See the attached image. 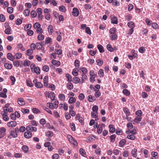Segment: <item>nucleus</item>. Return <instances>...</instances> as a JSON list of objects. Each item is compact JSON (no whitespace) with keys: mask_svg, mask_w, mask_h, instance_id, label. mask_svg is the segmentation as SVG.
I'll list each match as a JSON object with an SVG mask.
<instances>
[{"mask_svg":"<svg viewBox=\"0 0 159 159\" xmlns=\"http://www.w3.org/2000/svg\"><path fill=\"white\" fill-rule=\"evenodd\" d=\"M69 142L75 146L77 145L78 143L76 140L74 139L71 135L67 136Z\"/></svg>","mask_w":159,"mask_h":159,"instance_id":"nucleus-1","label":"nucleus"},{"mask_svg":"<svg viewBox=\"0 0 159 159\" xmlns=\"http://www.w3.org/2000/svg\"><path fill=\"white\" fill-rule=\"evenodd\" d=\"M33 82L35 84V86L36 88H41L43 87L42 84L41 82H37V79L34 80Z\"/></svg>","mask_w":159,"mask_h":159,"instance_id":"nucleus-2","label":"nucleus"},{"mask_svg":"<svg viewBox=\"0 0 159 159\" xmlns=\"http://www.w3.org/2000/svg\"><path fill=\"white\" fill-rule=\"evenodd\" d=\"M22 64V62L20 60L15 61L13 62V65L16 67H18L19 66L21 67Z\"/></svg>","mask_w":159,"mask_h":159,"instance_id":"nucleus-3","label":"nucleus"},{"mask_svg":"<svg viewBox=\"0 0 159 159\" xmlns=\"http://www.w3.org/2000/svg\"><path fill=\"white\" fill-rule=\"evenodd\" d=\"M17 125V122L16 121H11L7 123V125L8 127H13L16 126Z\"/></svg>","mask_w":159,"mask_h":159,"instance_id":"nucleus-4","label":"nucleus"},{"mask_svg":"<svg viewBox=\"0 0 159 159\" xmlns=\"http://www.w3.org/2000/svg\"><path fill=\"white\" fill-rule=\"evenodd\" d=\"M72 14V15L74 16H78L79 15V11L78 9L75 7L73 8V9Z\"/></svg>","mask_w":159,"mask_h":159,"instance_id":"nucleus-5","label":"nucleus"},{"mask_svg":"<svg viewBox=\"0 0 159 159\" xmlns=\"http://www.w3.org/2000/svg\"><path fill=\"white\" fill-rule=\"evenodd\" d=\"M48 76H46L43 79V84L45 86L48 87Z\"/></svg>","mask_w":159,"mask_h":159,"instance_id":"nucleus-6","label":"nucleus"},{"mask_svg":"<svg viewBox=\"0 0 159 159\" xmlns=\"http://www.w3.org/2000/svg\"><path fill=\"white\" fill-rule=\"evenodd\" d=\"M111 22L114 24H117L118 23L117 19L114 16H112L111 18Z\"/></svg>","mask_w":159,"mask_h":159,"instance_id":"nucleus-7","label":"nucleus"},{"mask_svg":"<svg viewBox=\"0 0 159 159\" xmlns=\"http://www.w3.org/2000/svg\"><path fill=\"white\" fill-rule=\"evenodd\" d=\"M32 136V133L29 131L25 132L24 134V137L27 139H29L31 138Z\"/></svg>","mask_w":159,"mask_h":159,"instance_id":"nucleus-8","label":"nucleus"},{"mask_svg":"<svg viewBox=\"0 0 159 159\" xmlns=\"http://www.w3.org/2000/svg\"><path fill=\"white\" fill-rule=\"evenodd\" d=\"M10 134L11 136L13 138H16L17 137V134L16 133L14 130V129H11L10 132Z\"/></svg>","mask_w":159,"mask_h":159,"instance_id":"nucleus-9","label":"nucleus"},{"mask_svg":"<svg viewBox=\"0 0 159 159\" xmlns=\"http://www.w3.org/2000/svg\"><path fill=\"white\" fill-rule=\"evenodd\" d=\"M123 111L127 116H129L130 115V113L128 108L127 107H124L123 108Z\"/></svg>","mask_w":159,"mask_h":159,"instance_id":"nucleus-10","label":"nucleus"},{"mask_svg":"<svg viewBox=\"0 0 159 159\" xmlns=\"http://www.w3.org/2000/svg\"><path fill=\"white\" fill-rule=\"evenodd\" d=\"M109 128V131L110 133H114L116 130L115 128L113 127L112 125H110L108 126Z\"/></svg>","mask_w":159,"mask_h":159,"instance_id":"nucleus-11","label":"nucleus"},{"mask_svg":"<svg viewBox=\"0 0 159 159\" xmlns=\"http://www.w3.org/2000/svg\"><path fill=\"white\" fill-rule=\"evenodd\" d=\"M97 48L99 50L100 52L103 53L104 52L103 47L101 45L98 44L97 45Z\"/></svg>","mask_w":159,"mask_h":159,"instance_id":"nucleus-12","label":"nucleus"},{"mask_svg":"<svg viewBox=\"0 0 159 159\" xmlns=\"http://www.w3.org/2000/svg\"><path fill=\"white\" fill-rule=\"evenodd\" d=\"M7 57L8 59L11 61H13L15 59V57L12 56V54L10 53L7 54Z\"/></svg>","mask_w":159,"mask_h":159,"instance_id":"nucleus-13","label":"nucleus"},{"mask_svg":"<svg viewBox=\"0 0 159 159\" xmlns=\"http://www.w3.org/2000/svg\"><path fill=\"white\" fill-rule=\"evenodd\" d=\"M4 66L7 69L10 70L12 68V64L7 63H5L4 64Z\"/></svg>","mask_w":159,"mask_h":159,"instance_id":"nucleus-14","label":"nucleus"},{"mask_svg":"<svg viewBox=\"0 0 159 159\" xmlns=\"http://www.w3.org/2000/svg\"><path fill=\"white\" fill-rule=\"evenodd\" d=\"M48 29L49 33L50 34H52L53 31V26L52 25H50L48 26Z\"/></svg>","mask_w":159,"mask_h":159,"instance_id":"nucleus-15","label":"nucleus"},{"mask_svg":"<svg viewBox=\"0 0 159 159\" xmlns=\"http://www.w3.org/2000/svg\"><path fill=\"white\" fill-rule=\"evenodd\" d=\"M52 64L54 65H57L59 66L60 65V62L58 61L53 60L52 61Z\"/></svg>","mask_w":159,"mask_h":159,"instance_id":"nucleus-16","label":"nucleus"},{"mask_svg":"<svg viewBox=\"0 0 159 159\" xmlns=\"http://www.w3.org/2000/svg\"><path fill=\"white\" fill-rule=\"evenodd\" d=\"M40 70L39 67H35L33 70V72L37 74H39L40 73Z\"/></svg>","mask_w":159,"mask_h":159,"instance_id":"nucleus-17","label":"nucleus"},{"mask_svg":"<svg viewBox=\"0 0 159 159\" xmlns=\"http://www.w3.org/2000/svg\"><path fill=\"white\" fill-rule=\"evenodd\" d=\"M73 85L70 82H69L67 84V88L68 89L71 90L73 88Z\"/></svg>","mask_w":159,"mask_h":159,"instance_id":"nucleus-18","label":"nucleus"},{"mask_svg":"<svg viewBox=\"0 0 159 159\" xmlns=\"http://www.w3.org/2000/svg\"><path fill=\"white\" fill-rule=\"evenodd\" d=\"M128 27L130 28H134L135 25L134 23L132 21H129L127 23Z\"/></svg>","mask_w":159,"mask_h":159,"instance_id":"nucleus-19","label":"nucleus"},{"mask_svg":"<svg viewBox=\"0 0 159 159\" xmlns=\"http://www.w3.org/2000/svg\"><path fill=\"white\" fill-rule=\"evenodd\" d=\"M102 130V125H98V128L97 129V132L98 134H101Z\"/></svg>","mask_w":159,"mask_h":159,"instance_id":"nucleus-20","label":"nucleus"},{"mask_svg":"<svg viewBox=\"0 0 159 159\" xmlns=\"http://www.w3.org/2000/svg\"><path fill=\"white\" fill-rule=\"evenodd\" d=\"M80 81V79L77 77H74L73 78V82L77 84L79 83Z\"/></svg>","mask_w":159,"mask_h":159,"instance_id":"nucleus-21","label":"nucleus"},{"mask_svg":"<svg viewBox=\"0 0 159 159\" xmlns=\"http://www.w3.org/2000/svg\"><path fill=\"white\" fill-rule=\"evenodd\" d=\"M80 70H81L82 71V74H86L88 71V70L86 68L84 67H80Z\"/></svg>","mask_w":159,"mask_h":159,"instance_id":"nucleus-22","label":"nucleus"},{"mask_svg":"<svg viewBox=\"0 0 159 159\" xmlns=\"http://www.w3.org/2000/svg\"><path fill=\"white\" fill-rule=\"evenodd\" d=\"M72 74L75 76H76L78 75V70L77 68H75L73 69L72 72Z\"/></svg>","mask_w":159,"mask_h":159,"instance_id":"nucleus-23","label":"nucleus"},{"mask_svg":"<svg viewBox=\"0 0 159 159\" xmlns=\"http://www.w3.org/2000/svg\"><path fill=\"white\" fill-rule=\"evenodd\" d=\"M36 48L38 50L41 49L42 48V45L41 43H37L36 44Z\"/></svg>","mask_w":159,"mask_h":159,"instance_id":"nucleus-24","label":"nucleus"},{"mask_svg":"<svg viewBox=\"0 0 159 159\" xmlns=\"http://www.w3.org/2000/svg\"><path fill=\"white\" fill-rule=\"evenodd\" d=\"M31 63V62L29 60H25L23 65L24 66H29Z\"/></svg>","mask_w":159,"mask_h":159,"instance_id":"nucleus-25","label":"nucleus"},{"mask_svg":"<svg viewBox=\"0 0 159 159\" xmlns=\"http://www.w3.org/2000/svg\"><path fill=\"white\" fill-rule=\"evenodd\" d=\"M17 47L23 51L25 50V48L23 47L22 44L21 43H18L17 45Z\"/></svg>","mask_w":159,"mask_h":159,"instance_id":"nucleus-26","label":"nucleus"},{"mask_svg":"<svg viewBox=\"0 0 159 159\" xmlns=\"http://www.w3.org/2000/svg\"><path fill=\"white\" fill-rule=\"evenodd\" d=\"M126 141L125 139H122L119 143V146L122 147L124 146L126 143Z\"/></svg>","mask_w":159,"mask_h":159,"instance_id":"nucleus-27","label":"nucleus"},{"mask_svg":"<svg viewBox=\"0 0 159 159\" xmlns=\"http://www.w3.org/2000/svg\"><path fill=\"white\" fill-rule=\"evenodd\" d=\"M18 102L19 105H24L25 104V102L22 98L18 99Z\"/></svg>","mask_w":159,"mask_h":159,"instance_id":"nucleus-28","label":"nucleus"},{"mask_svg":"<svg viewBox=\"0 0 159 159\" xmlns=\"http://www.w3.org/2000/svg\"><path fill=\"white\" fill-rule=\"evenodd\" d=\"M107 48L108 50L110 52H112L113 51V48L112 47L111 44H108L107 46Z\"/></svg>","mask_w":159,"mask_h":159,"instance_id":"nucleus-29","label":"nucleus"},{"mask_svg":"<svg viewBox=\"0 0 159 159\" xmlns=\"http://www.w3.org/2000/svg\"><path fill=\"white\" fill-rule=\"evenodd\" d=\"M53 135V133L51 131H48L46 133V136L48 138L51 137Z\"/></svg>","mask_w":159,"mask_h":159,"instance_id":"nucleus-30","label":"nucleus"},{"mask_svg":"<svg viewBox=\"0 0 159 159\" xmlns=\"http://www.w3.org/2000/svg\"><path fill=\"white\" fill-rule=\"evenodd\" d=\"M122 93L123 94L127 96L130 95V92L127 89H124L122 91Z\"/></svg>","mask_w":159,"mask_h":159,"instance_id":"nucleus-31","label":"nucleus"},{"mask_svg":"<svg viewBox=\"0 0 159 159\" xmlns=\"http://www.w3.org/2000/svg\"><path fill=\"white\" fill-rule=\"evenodd\" d=\"M53 102L52 103V106H54V105L56 106L55 107H58V101L57 99H55L54 100H53Z\"/></svg>","mask_w":159,"mask_h":159,"instance_id":"nucleus-32","label":"nucleus"},{"mask_svg":"<svg viewBox=\"0 0 159 159\" xmlns=\"http://www.w3.org/2000/svg\"><path fill=\"white\" fill-rule=\"evenodd\" d=\"M75 118L77 120H79V121L80 122H82L84 120V118L82 117H80V114H78L76 115Z\"/></svg>","mask_w":159,"mask_h":159,"instance_id":"nucleus-33","label":"nucleus"},{"mask_svg":"<svg viewBox=\"0 0 159 159\" xmlns=\"http://www.w3.org/2000/svg\"><path fill=\"white\" fill-rule=\"evenodd\" d=\"M137 152V149L135 148L131 152V154L132 155V156L134 157H135L137 155V154L136 153V152Z\"/></svg>","mask_w":159,"mask_h":159,"instance_id":"nucleus-34","label":"nucleus"},{"mask_svg":"<svg viewBox=\"0 0 159 159\" xmlns=\"http://www.w3.org/2000/svg\"><path fill=\"white\" fill-rule=\"evenodd\" d=\"M98 75L100 77L104 76V73L102 69H100L98 72Z\"/></svg>","mask_w":159,"mask_h":159,"instance_id":"nucleus-35","label":"nucleus"},{"mask_svg":"<svg viewBox=\"0 0 159 159\" xmlns=\"http://www.w3.org/2000/svg\"><path fill=\"white\" fill-rule=\"evenodd\" d=\"M11 31V28L10 27H7L6 28L5 30V33L6 34H11L10 32Z\"/></svg>","mask_w":159,"mask_h":159,"instance_id":"nucleus-36","label":"nucleus"},{"mask_svg":"<svg viewBox=\"0 0 159 159\" xmlns=\"http://www.w3.org/2000/svg\"><path fill=\"white\" fill-rule=\"evenodd\" d=\"M76 101V99L75 98L71 97L69 99L68 102L69 103H74Z\"/></svg>","mask_w":159,"mask_h":159,"instance_id":"nucleus-37","label":"nucleus"},{"mask_svg":"<svg viewBox=\"0 0 159 159\" xmlns=\"http://www.w3.org/2000/svg\"><path fill=\"white\" fill-rule=\"evenodd\" d=\"M26 84L27 85L30 87H32L34 86L33 84L32 83L31 81L27 80Z\"/></svg>","mask_w":159,"mask_h":159,"instance_id":"nucleus-38","label":"nucleus"},{"mask_svg":"<svg viewBox=\"0 0 159 159\" xmlns=\"http://www.w3.org/2000/svg\"><path fill=\"white\" fill-rule=\"evenodd\" d=\"M80 153L83 156L85 157L86 156V152L82 148H81L80 150Z\"/></svg>","mask_w":159,"mask_h":159,"instance_id":"nucleus-39","label":"nucleus"},{"mask_svg":"<svg viewBox=\"0 0 159 159\" xmlns=\"http://www.w3.org/2000/svg\"><path fill=\"white\" fill-rule=\"evenodd\" d=\"M95 100V98L94 97H93L92 95L89 96L88 101L89 102H92Z\"/></svg>","mask_w":159,"mask_h":159,"instance_id":"nucleus-40","label":"nucleus"},{"mask_svg":"<svg viewBox=\"0 0 159 159\" xmlns=\"http://www.w3.org/2000/svg\"><path fill=\"white\" fill-rule=\"evenodd\" d=\"M33 52V51L30 49H29L27 50L26 54L28 56H30Z\"/></svg>","mask_w":159,"mask_h":159,"instance_id":"nucleus-41","label":"nucleus"},{"mask_svg":"<svg viewBox=\"0 0 159 159\" xmlns=\"http://www.w3.org/2000/svg\"><path fill=\"white\" fill-rule=\"evenodd\" d=\"M32 26L31 24H28V25H25L24 27V30L25 31H27L30 29Z\"/></svg>","mask_w":159,"mask_h":159,"instance_id":"nucleus-42","label":"nucleus"},{"mask_svg":"<svg viewBox=\"0 0 159 159\" xmlns=\"http://www.w3.org/2000/svg\"><path fill=\"white\" fill-rule=\"evenodd\" d=\"M93 112H96L97 113L98 110V107L97 106L95 105L92 108Z\"/></svg>","mask_w":159,"mask_h":159,"instance_id":"nucleus-43","label":"nucleus"},{"mask_svg":"<svg viewBox=\"0 0 159 159\" xmlns=\"http://www.w3.org/2000/svg\"><path fill=\"white\" fill-rule=\"evenodd\" d=\"M59 98L62 101H64L65 100V95L61 93L59 96Z\"/></svg>","mask_w":159,"mask_h":159,"instance_id":"nucleus-44","label":"nucleus"},{"mask_svg":"<svg viewBox=\"0 0 159 159\" xmlns=\"http://www.w3.org/2000/svg\"><path fill=\"white\" fill-rule=\"evenodd\" d=\"M66 77L67 78V81L68 82H70L71 81H72V78L71 75H70L68 74H67L66 75Z\"/></svg>","mask_w":159,"mask_h":159,"instance_id":"nucleus-45","label":"nucleus"},{"mask_svg":"<svg viewBox=\"0 0 159 159\" xmlns=\"http://www.w3.org/2000/svg\"><path fill=\"white\" fill-rule=\"evenodd\" d=\"M30 10L28 9H26L24 10V14L26 16H28L29 15Z\"/></svg>","mask_w":159,"mask_h":159,"instance_id":"nucleus-46","label":"nucleus"},{"mask_svg":"<svg viewBox=\"0 0 159 159\" xmlns=\"http://www.w3.org/2000/svg\"><path fill=\"white\" fill-rule=\"evenodd\" d=\"M63 33H62L60 32L59 34L58 35V36L57 38V40L58 41H61L62 39V35Z\"/></svg>","mask_w":159,"mask_h":159,"instance_id":"nucleus-47","label":"nucleus"},{"mask_svg":"<svg viewBox=\"0 0 159 159\" xmlns=\"http://www.w3.org/2000/svg\"><path fill=\"white\" fill-rule=\"evenodd\" d=\"M22 149L25 152H27L28 150V147L25 145H23L22 147Z\"/></svg>","mask_w":159,"mask_h":159,"instance_id":"nucleus-48","label":"nucleus"},{"mask_svg":"<svg viewBox=\"0 0 159 159\" xmlns=\"http://www.w3.org/2000/svg\"><path fill=\"white\" fill-rule=\"evenodd\" d=\"M141 120V117L137 116V117L134 119V121L137 123H139Z\"/></svg>","mask_w":159,"mask_h":159,"instance_id":"nucleus-49","label":"nucleus"},{"mask_svg":"<svg viewBox=\"0 0 159 159\" xmlns=\"http://www.w3.org/2000/svg\"><path fill=\"white\" fill-rule=\"evenodd\" d=\"M127 138L133 140L135 139V136L133 134H129L127 136Z\"/></svg>","mask_w":159,"mask_h":159,"instance_id":"nucleus-50","label":"nucleus"},{"mask_svg":"<svg viewBox=\"0 0 159 159\" xmlns=\"http://www.w3.org/2000/svg\"><path fill=\"white\" fill-rule=\"evenodd\" d=\"M116 135V134H114L110 136V141L111 142H113L115 139Z\"/></svg>","mask_w":159,"mask_h":159,"instance_id":"nucleus-51","label":"nucleus"},{"mask_svg":"<svg viewBox=\"0 0 159 159\" xmlns=\"http://www.w3.org/2000/svg\"><path fill=\"white\" fill-rule=\"evenodd\" d=\"M34 28V29H37L41 26L40 24L38 22H36L33 25Z\"/></svg>","mask_w":159,"mask_h":159,"instance_id":"nucleus-52","label":"nucleus"},{"mask_svg":"<svg viewBox=\"0 0 159 159\" xmlns=\"http://www.w3.org/2000/svg\"><path fill=\"white\" fill-rule=\"evenodd\" d=\"M30 15L32 17L34 18L36 16L37 13L35 11L32 10L31 11Z\"/></svg>","mask_w":159,"mask_h":159,"instance_id":"nucleus-53","label":"nucleus"},{"mask_svg":"<svg viewBox=\"0 0 159 159\" xmlns=\"http://www.w3.org/2000/svg\"><path fill=\"white\" fill-rule=\"evenodd\" d=\"M43 71L46 72H48L49 70V68L48 66L47 65H45L43 67Z\"/></svg>","mask_w":159,"mask_h":159,"instance_id":"nucleus-54","label":"nucleus"},{"mask_svg":"<svg viewBox=\"0 0 159 159\" xmlns=\"http://www.w3.org/2000/svg\"><path fill=\"white\" fill-rule=\"evenodd\" d=\"M5 20V18L3 15L0 14V21L3 22Z\"/></svg>","mask_w":159,"mask_h":159,"instance_id":"nucleus-55","label":"nucleus"},{"mask_svg":"<svg viewBox=\"0 0 159 159\" xmlns=\"http://www.w3.org/2000/svg\"><path fill=\"white\" fill-rule=\"evenodd\" d=\"M22 54L20 53H17L15 55V58L16 59H20L22 57Z\"/></svg>","mask_w":159,"mask_h":159,"instance_id":"nucleus-56","label":"nucleus"},{"mask_svg":"<svg viewBox=\"0 0 159 159\" xmlns=\"http://www.w3.org/2000/svg\"><path fill=\"white\" fill-rule=\"evenodd\" d=\"M10 79L11 81V84L13 85L14 84L15 82L16 81V79L15 77L13 76H10Z\"/></svg>","mask_w":159,"mask_h":159,"instance_id":"nucleus-57","label":"nucleus"},{"mask_svg":"<svg viewBox=\"0 0 159 159\" xmlns=\"http://www.w3.org/2000/svg\"><path fill=\"white\" fill-rule=\"evenodd\" d=\"M152 26L153 29H158L159 28L158 25L156 23H153L152 25Z\"/></svg>","mask_w":159,"mask_h":159,"instance_id":"nucleus-58","label":"nucleus"},{"mask_svg":"<svg viewBox=\"0 0 159 159\" xmlns=\"http://www.w3.org/2000/svg\"><path fill=\"white\" fill-rule=\"evenodd\" d=\"M82 78V80L83 82H84L85 80H87V76L86 75V74H82L81 75Z\"/></svg>","mask_w":159,"mask_h":159,"instance_id":"nucleus-59","label":"nucleus"},{"mask_svg":"<svg viewBox=\"0 0 159 159\" xmlns=\"http://www.w3.org/2000/svg\"><path fill=\"white\" fill-rule=\"evenodd\" d=\"M135 114L138 116L141 117L142 115V112L141 110H139L136 111Z\"/></svg>","mask_w":159,"mask_h":159,"instance_id":"nucleus-60","label":"nucleus"},{"mask_svg":"<svg viewBox=\"0 0 159 159\" xmlns=\"http://www.w3.org/2000/svg\"><path fill=\"white\" fill-rule=\"evenodd\" d=\"M79 99L81 100H83L84 99L85 96L82 93H80L78 97Z\"/></svg>","mask_w":159,"mask_h":159,"instance_id":"nucleus-61","label":"nucleus"},{"mask_svg":"<svg viewBox=\"0 0 159 159\" xmlns=\"http://www.w3.org/2000/svg\"><path fill=\"white\" fill-rule=\"evenodd\" d=\"M96 51L95 50H90L89 51V54L92 56H94L96 54Z\"/></svg>","mask_w":159,"mask_h":159,"instance_id":"nucleus-62","label":"nucleus"},{"mask_svg":"<svg viewBox=\"0 0 159 159\" xmlns=\"http://www.w3.org/2000/svg\"><path fill=\"white\" fill-rule=\"evenodd\" d=\"M145 48L143 47H141L139 49V52L141 53H143L145 51Z\"/></svg>","mask_w":159,"mask_h":159,"instance_id":"nucleus-63","label":"nucleus"},{"mask_svg":"<svg viewBox=\"0 0 159 159\" xmlns=\"http://www.w3.org/2000/svg\"><path fill=\"white\" fill-rule=\"evenodd\" d=\"M7 12L9 13H11L13 12V8L11 7H10L7 9Z\"/></svg>","mask_w":159,"mask_h":159,"instance_id":"nucleus-64","label":"nucleus"}]
</instances>
